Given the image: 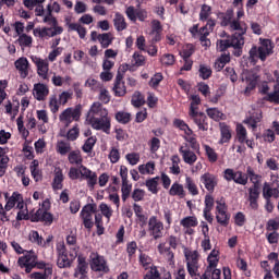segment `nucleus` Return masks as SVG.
Returning a JSON list of instances; mask_svg holds the SVG:
<instances>
[{
    "mask_svg": "<svg viewBox=\"0 0 279 279\" xmlns=\"http://www.w3.org/2000/svg\"><path fill=\"white\" fill-rule=\"evenodd\" d=\"M17 221H23L29 219L33 223H38V221H43L47 226H51L53 223V215L49 213L51 210V201L46 198L44 202L39 203V208L34 210H28L27 205L22 203V207H16Z\"/></svg>",
    "mask_w": 279,
    "mask_h": 279,
    "instance_id": "1",
    "label": "nucleus"
},
{
    "mask_svg": "<svg viewBox=\"0 0 279 279\" xmlns=\"http://www.w3.org/2000/svg\"><path fill=\"white\" fill-rule=\"evenodd\" d=\"M68 175L70 180H80V178L86 180L87 186L90 191L95 190V186H97V172L86 168L85 166L70 168Z\"/></svg>",
    "mask_w": 279,
    "mask_h": 279,
    "instance_id": "2",
    "label": "nucleus"
},
{
    "mask_svg": "<svg viewBox=\"0 0 279 279\" xmlns=\"http://www.w3.org/2000/svg\"><path fill=\"white\" fill-rule=\"evenodd\" d=\"M185 264L187 274L192 279H202L199 274V252L196 250L184 248Z\"/></svg>",
    "mask_w": 279,
    "mask_h": 279,
    "instance_id": "3",
    "label": "nucleus"
},
{
    "mask_svg": "<svg viewBox=\"0 0 279 279\" xmlns=\"http://www.w3.org/2000/svg\"><path fill=\"white\" fill-rule=\"evenodd\" d=\"M173 126L183 132V138L186 143H189L190 147L199 154V142H197V134L193 132L192 128L186 124V122L182 119H174Z\"/></svg>",
    "mask_w": 279,
    "mask_h": 279,
    "instance_id": "4",
    "label": "nucleus"
},
{
    "mask_svg": "<svg viewBox=\"0 0 279 279\" xmlns=\"http://www.w3.org/2000/svg\"><path fill=\"white\" fill-rule=\"evenodd\" d=\"M219 265V251L213 250L207 256V266L201 279H221V269L217 268Z\"/></svg>",
    "mask_w": 279,
    "mask_h": 279,
    "instance_id": "5",
    "label": "nucleus"
},
{
    "mask_svg": "<svg viewBox=\"0 0 279 279\" xmlns=\"http://www.w3.org/2000/svg\"><path fill=\"white\" fill-rule=\"evenodd\" d=\"M259 45L258 48L253 46L250 50V60L252 62H256L258 59L265 62L268 56L274 53V44H271V40L259 38Z\"/></svg>",
    "mask_w": 279,
    "mask_h": 279,
    "instance_id": "6",
    "label": "nucleus"
},
{
    "mask_svg": "<svg viewBox=\"0 0 279 279\" xmlns=\"http://www.w3.org/2000/svg\"><path fill=\"white\" fill-rule=\"evenodd\" d=\"M69 256L72 260L77 258V266L74 271V278L88 279V263H86V257L80 255V247L72 246L70 248Z\"/></svg>",
    "mask_w": 279,
    "mask_h": 279,
    "instance_id": "7",
    "label": "nucleus"
},
{
    "mask_svg": "<svg viewBox=\"0 0 279 279\" xmlns=\"http://www.w3.org/2000/svg\"><path fill=\"white\" fill-rule=\"evenodd\" d=\"M82 117V105H77L74 108H66L59 114V121L65 128H69L72 122L78 121Z\"/></svg>",
    "mask_w": 279,
    "mask_h": 279,
    "instance_id": "8",
    "label": "nucleus"
},
{
    "mask_svg": "<svg viewBox=\"0 0 279 279\" xmlns=\"http://www.w3.org/2000/svg\"><path fill=\"white\" fill-rule=\"evenodd\" d=\"M62 32H64V28H62V26H45L33 29V35L35 36V38H41V40H49V38L60 36Z\"/></svg>",
    "mask_w": 279,
    "mask_h": 279,
    "instance_id": "9",
    "label": "nucleus"
},
{
    "mask_svg": "<svg viewBox=\"0 0 279 279\" xmlns=\"http://www.w3.org/2000/svg\"><path fill=\"white\" fill-rule=\"evenodd\" d=\"M86 122L93 128V130H100L101 132H105V134H110V128H112L110 116L102 118H86Z\"/></svg>",
    "mask_w": 279,
    "mask_h": 279,
    "instance_id": "10",
    "label": "nucleus"
},
{
    "mask_svg": "<svg viewBox=\"0 0 279 279\" xmlns=\"http://www.w3.org/2000/svg\"><path fill=\"white\" fill-rule=\"evenodd\" d=\"M148 232L149 236L155 241L162 239L165 234V223L160 221L157 216H150L148 219Z\"/></svg>",
    "mask_w": 279,
    "mask_h": 279,
    "instance_id": "11",
    "label": "nucleus"
},
{
    "mask_svg": "<svg viewBox=\"0 0 279 279\" xmlns=\"http://www.w3.org/2000/svg\"><path fill=\"white\" fill-rule=\"evenodd\" d=\"M95 213H97V205L95 204L85 205L80 213L83 226L87 230H93V226H95V222L93 221V215H95Z\"/></svg>",
    "mask_w": 279,
    "mask_h": 279,
    "instance_id": "12",
    "label": "nucleus"
},
{
    "mask_svg": "<svg viewBox=\"0 0 279 279\" xmlns=\"http://www.w3.org/2000/svg\"><path fill=\"white\" fill-rule=\"evenodd\" d=\"M31 60L37 69L38 77H40V80H49V60L38 56H32Z\"/></svg>",
    "mask_w": 279,
    "mask_h": 279,
    "instance_id": "13",
    "label": "nucleus"
},
{
    "mask_svg": "<svg viewBox=\"0 0 279 279\" xmlns=\"http://www.w3.org/2000/svg\"><path fill=\"white\" fill-rule=\"evenodd\" d=\"M180 226L183 228L184 234L191 236L195 234L193 228L199 226V220H197V216H185L180 220Z\"/></svg>",
    "mask_w": 279,
    "mask_h": 279,
    "instance_id": "14",
    "label": "nucleus"
},
{
    "mask_svg": "<svg viewBox=\"0 0 279 279\" xmlns=\"http://www.w3.org/2000/svg\"><path fill=\"white\" fill-rule=\"evenodd\" d=\"M89 265L93 271H108V264L104 256L98 255L97 253L93 252L89 255Z\"/></svg>",
    "mask_w": 279,
    "mask_h": 279,
    "instance_id": "15",
    "label": "nucleus"
},
{
    "mask_svg": "<svg viewBox=\"0 0 279 279\" xmlns=\"http://www.w3.org/2000/svg\"><path fill=\"white\" fill-rule=\"evenodd\" d=\"M216 204V219L218 223H220V226H228L230 216L228 215V207L226 206V202L217 201Z\"/></svg>",
    "mask_w": 279,
    "mask_h": 279,
    "instance_id": "16",
    "label": "nucleus"
},
{
    "mask_svg": "<svg viewBox=\"0 0 279 279\" xmlns=\"http://www.w3.org/2000/svg\"><path fill=\"white\" fill-rule=\"evenodd\" d=\"M4 197L7 199V203L4 205L5 210H12L14 206H16V208H23V203L25 201L23 199V195L21 193L13 192L10 197H8V193H5Z\"/></svg>",
    "mask_w": 279,
    "mask_h": 279,
    "instance_id": "17",
    "label": "nucleus"
},
{
    "mask_svg": "<svg viewBox=\"0 0 279 279\" xmlns=\"http://www.w3.org/2000/svg\"><path fill=\"white\" fill-rule=\"evenodd\" d=\"M242 82H245L246 84L245 93H250V90L256 88V84H258V75L252 71L244 70L242 73Z\"/></svg>",
    "mask_w": 279,
    "mask_h": 279,
    "instance_id": "18",
    "label": "nucleus"
},
{
    "mask_svg": "<svg viewBox=\"0 0 279 279\" xmlns=\"http://www.w3.org/2000/svg\"><path fill=\"white\" fill-rule=\"evenodd\" d=\"M179 153L181 154L183 162H185V165L193 166L197 162V154L189 148V144L180 146Z\"/></svg>",
    "mask_w": 279,
    "mask_h": 279,
    "instance_id": "19",
    "label": "nucleus"
},
{
    "mask_svg": "<svg viewBox=\"0 0 279 279\" xmlns=\"http://www.w3.org/2000/svg\"><path fill=\"white\" fill-rule=\"evenodd\" d=\"M90 117L104 118V117H110V116L106 107H104L101 102L96 101L90 106L89 111L87 113V119H90Z\"/></svg>",
    "mask_w": 279,
    "mask_h": 279,
    "instance_id": "20",
    "label": "nucleus"
},
{
    "mask_svg": "<svg viewBox=\"0 0 279 279\" xmlns=\"http://www.w3.org/2000/svg\"><path fill=\"white\" fill-rule=\"evenodd\" d=\"M16 71H19L20 76L25 80L29 75V60L25 57H21L14 62Z\"/></svg>",
    "mask_w": 279,
    "mask_h": 279,
    "instance_id": "21",
    "label": "nucleus"
},
{
    "mask_svg": "<svg viewBox=\"0 0 279 279\" xmlns=\"http://www.w3.org/2000/svg\"><path fill=\"white\" fill-rule=\"evenodd\" d=\"M49 95V87L43 83H37L33 88V96L37 101H45Z\"/></svg>",
    "mask_w": 279,
    "mask_h": 279,
    "instance_id": "22",
    "label": "nucleus"
},
{
    "mask_svg": "<svg viewBox=\"0 0 279 279\" xmlns=\"http://www.w3.org/2000/svg\"><path fill=\"white\" fill-rule=\"evenodd\" d=\"M214 207H215V197H213V195H206L205 208L203 209V215H204V219H206L208 223H213L214 221L213 214H210Z\"/></svg>",
    "mask_w": 279,
    "mask_h": 279,
    "instance_id": "23",
    "label": "nucleus"
},
{
    "mask_svg": "<svg viewBox=\"0 0 279 279\" xmlns=\"http://www.w3.org/2000/svg\"><path fill=\"white\" fill-rule=\"evenodd\" d=\"M113 93L116 97H125L128 93V88L125 87V82H123V76L121 74H117L114 84H113Z\"/></svg>",
    "mask_w": 279,
    "mask_h": 279,
    "instance_id": "24",
    "label": "nucleus"
},
{
    "mask_svg": "<svg viewBox=\"0 0 279 279\" xmlns=\"http://www.w3.org/2000/svg\"><path fill=\"white\" fill-rule=\"evenodd\" d=\"M260 196V191L258 187V184H253L248 189V202H250V207L253 210H256L258 208V197Z\"/></svg>",
    "mask_w": 279,
    "mask_h": 279,
    "instance_id": "25",
    "label": "nucleus"
},
{
    "mask_svg": "<svg viewBox=\"0 0 279 279\" xmlns=\"http://www.w3.org/2000/svg\"><path fill=\"white\" fill-rule=\"evenodd\" d=\"M191 119L202 132H208V122H206V114L203 112L190 113Z\"/></svg>",
    "mask_w": 279,
    "mask_h": 279,
    "instance_id": "26",
    "label": "nucleus"
},
{
    "mask_svg": "<svg viewBox=\"0 0 279 279\" xmlns=\"http://www.w3.org/2000/svg\"><path fill=\"white\" fill-rule=\"evenodd\" d=\"M263 197L264 199H278L279 197V184L276 186L270 185L268 182H265L263 185Z\"/></svg>",
    "mask_w": 279,
    "mask_h": 279,
    "instance_id": "27",
    "label": "nucleus"
},
{
    "mask_svg": "<svg viewBox=\"0 0 279 279\" xmlns=\"http://www.w3.org/2000/svg\"><path fill=\"white\" fill-rule=\"evenodd\" d=\"M220 129V140L219 145H223L225 143H230V140L232 138V129L225 122L219 123Z\"/></svg>",
    "mask_w": 279,
    "mask_h": 279,
    "instance_id": "28",
    "label": "nucleus"
},
{
    "mask_svg": "<svg viewBox=\"0 0 279 279\" xmlns=\"http://www.w3.org/2000/svg\"><path fill=\"white\" fill-rule=\"evenodd\" d=\"M201 182L207 191H215V186H217V177L207 172L201 177Z\"/></svg>",
    "mask_w": 279,
    "mask_h": 279,
    "instance_id": "29",
    "label": "nucleus"
},
{
    "mask_svg": "<svg viewBox=\"0 0 279 279\" xmlns=\"http://www.w3.org/2000/svg\"><path fill=\"white\" fill-rule=\"evenodd\" d=\"M66 27L68 32H76L78 34V38H81L82 40L86 38L87 31L86 27H84L82 24L66 22Z\"/></svg>",
    "mask_w": 279,
    "mask_h": 279,
    "instance_id": "30",
    "label": "nucleus"
},
{
    "mask_svg": "<svg viewBox=\"0 0 279 279\" xmlns=\"http://www.w3.org/2000/svg\"><path fill=\"white\" fill-rule=\"evenodd\" d=\"M36 260H38V255L33 251H29L25 256L19 258V265H28L36 267Z\"/></svg>",
    "mask_w": 279,
    "mask_h": 279,
    "instance_id": "31",
    "label": "nucleus"
},
{
    "mask_svg": "<svg viewBox=\"0 0 279 279\" xmlns=\"http://www.w3.org/2000/svg\"><path fill=\"white\" fill-rule=\"evenodd\" d=\"M29 169L35 182H40V180H43V171L40 170V162L37 159L33 160L31 162Z\"/></svg>",
    "mask_w": 279,
    "mask_h": 279,
    "instance_id": "32",
    "label": "nucleus"
},
{
    "mask_svg": "<svg viewBox=\"0 0 279 279\" xmlns=\"http://www.w3.org/2000/svg\"><path fill=\"white\" fill-rule=\"evenodd\" d=\"M229 27L232 32H239L241 35H245L247 33V24L239 20H232L229 23Z\"/></svg>",
    "mask_w": 279,
    "mask_h": 279,
    "instance_id": "33",
    "label": "nucleus"
},
{
    "mask_svg": "<svg viewBox=\"0 0 279 279\" xmlns=\"http://www.w3.org/2000/svg\"><path fill=\"white\" fill-rule=\"evenodd\" d=\"M113 25L117 32H123L124 29H128V23L125 22V16H123V14L119 12L114 14Z\"/></svg>",
    "mask_w": 279,
    "mask_h": 279,
    "instance_id": "34",
    "label": "nucleus"
},
{
    "mask_svg": "<svg viewBox=\"0 0 279 279\" xmlns=\"http://www.w3.org/2000/svg\"><path fill=\"white\" fill-rule=\"evenodd\" d=\"M138 171L142 175H154L156 171V162L148 161L147 163L140 165Z\"/></svg>",
    "mask_w": 279,
    "mask_h": 279,
    "instance_id": "35",
    "label": "nucleus"
},
{
    "mask_svg": "<svg viewBox=\"0 0 279 279\" xmlns=\"http://www.w3.org/2000/svg\"><path fill=\"white\" fill-rule=\"evenodd\" d=\"M85 88H89V90H93V93H97V90H101L104 85L101 82L97 81L95 77L89 76L84 84Z\"/></svg>",
    "mask_w": 279,
    "mask_h": 279,
    "instance_id": "36",
    "label": "nucleus"
},
{
    "mask_svg": "<svg viewBox=\"0 0 279 279\" xmlns=\"http://www.w3.org/2000/svg\"><path fill=\"white\" fill-rule=\"evenodd\" d=\"M5 112L11 117V119H16V114H19V108H21V104L19 101L8 102L5 105Z\"/></svg>",
    "mask_w": 279,
    "mask_h": 279,
    "instance_id": "37",
    "label": "nucleus"
},
{
    "mask_svg": "<svg viewBox=\"0 0 279 279\" xmlns=\"http://www.w3.org/2000/svg\"><path fill=\"white\" fill-rule=\"evenodd\" d=\"M62 182H64V174L62 173V169L56 168L54 179L52 183L53 189H56L57 191H60V189H62Z\"/></svg>",
    "mask_w": 279,
    "mask_h": 279,
    "instance_id": "38",
    "label": "nucleus"
},
{
    "mask_svg": "<svg viewBox=\"0 0 279 279\" xmlns=\"http://www.w3.org/2000/svg\"><path fill=\"white\" fill-rule=\"evenodd\" d=\"M56 149L57 154H60V156H66V154H71V143L58 141Z\"/></svg>",
    "mask_w": 279,
    "mask_h": 279,
    "instance_id": "39",
    "label": "nucleus"
},
{
    "mask_svg": "<svg viewBox=\"0 0 279 279\" xmlns=\"http://www.w3.org/2000/svg\"><path fill=\"white\" fill-rule=\"evenodd\" d=\"M68 160L70 165H82L84 162L80 150H71L68 155Z\"/></svg>",
    "mask_w": 279,
    "mask_h": 279,
    "instance_id": "40",
    "label": "nucleus"
},
{
    "mask_svg": "<svg viewBox=\"0 0 279 279\" xmlns=\"http://www.w3.org/2000/svg\"><path fill=\"white\" fill-rule=\"evenodd\" d=\"M16 126H17V131L21 134L22 138H24L25 141H28V136H29V131L25 128V122L23 121V116H20L16 119Z\"/></svg>",
    "mask_w": 279,
    "mask_h": 279,
    "instance_id": "41",
    "label": "nucleus"
},
{
    "mask_svg": "<svg viewBox=\"0 0 279 279\" xmlns=\"http://www.w3.org/2000/svg\"><path fill=\"white\" fill-rule=\"evenodd\" d=\"M169 195H171L172 197H184V185L174 182L169 190Z\"/></svg>",
    "mask_w": 279,
    "mask_h": 279,
    "instance_id": "42",
    "label": "nucleus"
},
{
    "mask_svg": "<svg viewBox=\"0 0 279 279\" xmlns=\"http://www.w3.org/2000/svg\"><path fill=\"white\" fill-rule=\"evenodd\" d=\"M203 148L205 150V155L207 156V160L210 162H217V160H219V155L208 144H203Z\"/></svg>",
    "mask_w": 279,
    "mask_h": 279,
    "instance_id": "43",
    "label": "nucleus"
},
{
    "mask_svg": "<svg viewBox=\"0 0 279 279\" xmlns=\"http://www.w3.org/2000/svg\"><path fill=\"white\" fill-rule=\"evenodd\" d=\"M213 16V7L208 4H202L199 11V21L206 22Z\"/></svg>",
    "mask_w": 279,
    "mask_h": 279,
    "instance_id": "44",
    "label": "nucleus"
},
{
    "mask_svg": "<svg viewBox=\"0 0 279 279\" xmlns=\"http://www.w3.org/2000/svg\"><path fill=\"white\" fill-rule=\"evenodd\" d=\"M244 35L241 34H234L231 38H229V43H231V47H234V49H239L245 45V38H243Z\"/></svg>",
    "mask_w": 279,
    "mask_h": 279,
    "instance_id": "45",
    "label": "nucleus"
},
{
    "mask_svg": "<svg viewBox=\"0 0 279 279\" xmlns=\"http://www.w3.org/2000/svg\"><path fill=\"white\" fill-rule=\"evenodd\" d=\"M206 112L209 119H213L214 121H223V119H226V114L217 108H208Z\"/></svg>",
    "mask_w": 279,
    "mask_h": 279,
    "instance_id": "46",
    "label": "nucleus"
},
{
    "mask_svg": "<svg viewBox=\"0 0 279 279\" xmlns=\"http://www.w3.org/2000/svg\"><path fill=\"white\" fill-rule=\"evenodd\" d=\"M22 151L27 160H34V147H32V141L26 140L24 142Z\"/></svg>",
    "mask_w": 279,
    "mask_h": 279,
    "instance_id": "47",
    "label": "nucleus"
},
{
    "mask_svg": "<svg viewBox=\"0 0 279 279\" xmlns=\"http://www.w3.org/2000/svg\"><path fill=\"white\" fill-rule=\"evenodd\" d=\"M171 167H170V173H172V175H180L181 169H180V156L174 155L171 157Z\"/></svg>",
    "mask_w": 279,
    "mask_h": 279,
    "instance_id": "48",
    "label": "nucleus"
},
{
    "mask_svg": "<svg viewBox=\"0 0 279 279\" xmlns=\"http://www.w3.org/2000/svg\"><path fill=\"white\" fill-rule=\"evenodd\" d=\"M185 189H187L191 195H199V190L197 189L195 181H193V179L189 175L185 177Z\"/></svg>",
    "mask_w": 279,
    "mask_h": 279,
    "instance_id": "49",
    "label": "nucleus"
},
{
    "mask_svg": "<svg viewBox=\"0 0 279 279\" xmlns=\"http://www.w3.org/2000/svg\"><path fill=\"white\" fill-rule=\"evenodd\" d=\"M191 99V106H190V112L189 114H195L199 112V104H202V99L197 95H192L190 97Z\"/></svg>",
    "mask_w": 279,
    "mask_h": 279,
    "instance_id": "50",
    "label": "nucleus"
},
{
    "mask_svg": "<svg viewBox=\"0 0 279 279\" xmlns=\"http://www.w3.org/2000/svg\"><path fill=\"white\" fill-rule=\"evenodd\" d=\"M99 210H100L102 217H106L107 223H110V218L112 217V214L114 213V211L112 210V207H110V206H109L108 204H106V203H101V204L99 205Z\"/></svg>",
    "mask_w": 279,
    "mask_h": 279,
    "instance_id": "51",
    "label": "nucleus"
},
{
    "mask_svg": "<svg viewBox=\"0 0 279 279\" xmlns=\"http://www.w3.org/2000/svg\"><path fill=\"white\" fill-rule=\"evenodd\" d=\"M158 182H160V177H155L146 181V186L148 191L154 195L158 193Z\"/></svg>",
    "mask_w": 279,
    "mask_h": 279,
    "instance_id": "52",
    "label": "nucleus"
},
{
    "mask_svg": "<svg viewBox=\"0 0 279 279\" xmlns=\"http://www.w3.org/2000/svg\"><path fill=\"white\" fill-rule=\"evenodd\" d=\"M99 43L102 49H108L112 45V35L110 33L99 34Z\"/></svg>",
    "mask_w": 279,
    "mask_h": 279,
    "instance_id": "53",
    "label": "nucleus"
},
{
    "mask_svg": "<svg viewBox=\"0 0 279 279\" xmlns=\"http://www.w3.org/2000/svg\"><path fill=\"white\" fill-rule=\"evenodd\" d=\"M131 104L134 108H141V106L145 105V97L142 96L141 92H135L132 96Z\"/></svg>",
    "mask_w": 279,
    "mask_h": 279,
    "instance_id": "54",
    "label": "nucleus"
},
{
    "mask_svg": "<svg viewBox=\"0 0 279 279\" xmlns=\"http://www.w3.org/2000/svg\"><path fill=\"white\" fill-rule=\"evenodd\" d=\"M228 62H230V54H228V53L221 54V57L218 58L215 62L216 71H221V69H223V66H226V64H228Z\"/></svg>",
    "mask_w": 279,
    "mask_h": 279,
    "instance_id": "55",
    "label": "nucleus"
},
{
    "mask_svg": "<svg viewBox=\"0 0 279 279\" xmlns=\"http://www.w3.org/2000/svg\"><path fill=\"white\" fill-rule=\"evenodd\" d=\"M48 106L50 108V112H52V114H56L60 110V106L62 105L60 104V100L58 101V96L52 95L49 98Z\"/></svg>",
    "mask_w": 279,
    "mask_h": 279,
    "instance_id": "56",
    "label": "nucleus"
},
{
    "mask_svg": "<svg viewBox=\"0 0 279 279\" xmlns=\"http://www.w3.org/2000/svg\"><path fill=\"white\" fill-rule=\"evenodd\" d=\"M236 136L239 143H245L247 141V130L243 124H238L236 125Z\"/></svg>",
    "mask_w": 279,
    "mask_h": 279,
    "instance_id": "57",
    "label": "nucleus"
},
{
    "mask_svg": "<svg viewBox=\"0 0 279 279\" xmlns=\"http://www.w3.org/2000/svg\"><path fill=\"white\" fill-rule=\"evenodd\" d=\"M132 120V114H130V112H125V111H119L116 113V121H118V123H130V121Z\"/></svg>",
    "mask_w": 279,
    "mask_h": 279,
    "instance_id": "58",
    "label": "nucleus"
},
{
    "mask_svg": "<svg viewBox=\"0 0 279 279\" xmlns=\"http://www.w3.org/2000/svg\"><path fill=\"white\" fill-rule=\"evenodd\" d=\"M17 43L20 47H32V43H34V39L27 34H22L19 36Z\"/></svg>",
    "mask_w": 279,
    "mask_h": 279,
    "instance_id": "59",
    "label": "nucleus"
},
{
    "mask_svg": "<svg viewBox=\"0 0 279 279\" xmlns=\"http://www.w3.org/2000/svg\"><path fill=\"white\" fill-rule=\"evenodd\" d=\"M121 193L122 201L125 202L128 197H130V193H132V184L130 183V181H122Z\"/></svg>",
    "mask_w": 279,
    "mask_h": 279,
    "instance_id": "60",
    "label": "nucleus"
},
{
    "mask_svg": "<svg viewBox=\"0 0 279 279\" xmlns=\"http://www.w3.org/2000/svg\"><path fill=\"white\" fill-rule=\"evenodd\" d=\"M160 62L163 66H173L175 64V56L171 53H165L161 56Z\"/></svg>",
    "mask_w": 279,
    "mask_h": 279,
    "instance_id": "61",
    "label": "nucleus"
},
{
    "mask_svg": "<svg viewBox=\"0 0 279 279\" xmlns=\"http://www.w3.org/2000/svg\"><path fill=\"white\" fill-rule=\"evenodd\" d=\"M51 82L53 86H63L65 82H71V77L70 76L62 77L53 73Z\"/></svg>",
    "mask_w": 279,
    "mask_h": 279,
    "instance_id": "62",
    "label": "nucleus"
},
{
    "mask_svg": "<svg viewBox=\"0 0 279 279\" xmlns=\"http://www.w3.org/2000/svg\"><path fill=\"white\" fill-rule=\"evenodd\" d=\"M57 265L60 269H64L71 265V259L66 254L58 255Z\"/></svg>",
    "mask_w": 279,
    "mask_h": 279,
    "instance_id": "63",
    "label": "nucleus"
},
{
    "mask_svg": "<svg viewBox=\"0 0 279 279\" xmlns=\"http://www.w3.org/2000/svg\"><path fill=\"white\" fill-rule=\"evenodd\" d=\"M267 101L279 104V86H275L274 92L267 95Z\"/></svg>",
    "mask_w": 279,
    "mask_h": 279,
    "instance_id": "64",
    "label": "nucleus"
}]
</instances>
